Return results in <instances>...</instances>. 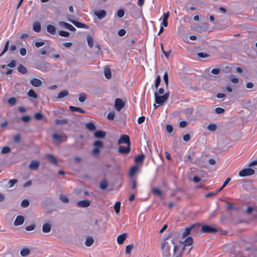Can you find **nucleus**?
I'll use <instances>...</instances> for the list:
<instances>
[{
    "instance_id": "nucleus-1",
    "label": "nucleus",
    "mask_w": 257,
    "mask_h": 257,
    "mask_svg": "<svg viewBox=\"0 0 257 257\" xmlns=\"http://www.w3.org/2000/svg\"><path fill=\"white\" fill-rule=\"evenodd\" d=\"M155 99L156 103L159 105H162L168 99L169 97V92H166L163 95H159L157 92H155Z\"/></svg>"
},
{
    "instance_id": "nucleus-2",
    "label": "nucleus",
    "mask_w": 257,
    "mask_h": 257,
    "mask_svg": "<svg viewBox=\"0 0 257 257\" xmlns=\"http://www.w3.org/2000/svg\"><path fill=\"white\" fill-rule=\"evenodd\" d=\"M255 171L254 170L251 168H246L241 170L239 172V176L240 177H245L247 176H250L254 174Z\"/></svg>"
},
{
    "instance_id": "nucleus-3",
    "label": "nucleus",
    "mask_w": 257,
    "mask_h": 257,
    "mask_svg": "<svg viewBox=\"0 0 257 257\" xmlns=\"http://www.w3.org/2000/svg\"><path fill=\"white\" fill-rule=\"evenodd\" d=\"M201 231L203 233L215 232L217 231V229L211 226L205 225L202 226Z\"/></svg>"
},
{
    "instance_id": "nucleus-4",
    "label": "nucleus",
    "mask_w": 257,
    "mask_h": 257,
    "mask_svg": "<svg viewBox=\"0 0 257 257\" xmlns=\"http://www.w3.org/2000/svg\"><path fill=\"white\" fill-rule=\"evenodd\" d=\"M118 144H126L127 146H130L131 143L130 141L129 137L126 135H123L120 136V138L118 141Z\"/></svg>"
},
{
    "instance_id": "nucleus-5",
    "label": "nucleus",
    "mask_w": 257,
    "mask_h": 257,
    "mask_svg": "<svg viewBox=\"0 0 257 257\" xmlns=\"http://www.w3.org/2000/svg\"><path fill=\"white\" fill-rule=\"evenodd\" d=\"M124 106L123 101L120 98L115 100L114 107L117 111H120Z\"/></svg>"
},
{
    "instance_id": "nucleus-6",
    "label": "nucleus",
    "mask_w": 257,
    "mask_h": 257,
    "mask_svg": "<svg viewBox=\"0 0 257 257\" xmlns=\"http://www.w3.org/2000/svg\"><path fill=\"white\" fill-rule=\"evenodd\" d=\"M90 203V201L89 200L85 199L77 202L76 205L79 207L86 208L89 206Z\"/></svg>"
},
{
    "instance_id": "nucleus-7",
    "label": "nucleus",
    "mask_w": 257,
    "mask_h": 257,
    "mask_svg": "<svg viewBox=\"0 0 257 257\" xmlns=\"http://www.w3.org/2000/svg\"><path fill=\"white\" fill-rule=\"evenodd\" d=\"M59 25L64 28H66L71 31L74 32L76 31V29L72 26L71 25L68 24L64 22H59Z\"/></svg>"
},
{
    "instance_id": "nucleus-8",
    "label": "nucleus",
    "mask_w": 257,
    "mask_h": 257,
    "mask_svg": "<svg viewBox=\"0 0 257 257\" xmlns=\"http://www.w3.org/2000/svg\"><path fill=\"white\" fill-rule=\"evenodd\" d=\"M52 138L55 142L58 143L61 142L62 141L66 139V137L65 136H63L57 134H54L53 135Z\"/></svg>"
},
{
    "instance_id": "nucleus-9",
    "label": "nucleus",
    "mask_w": 257,
    "mask_h": 257,
    "mask_svg": "<svg viewBox=\"0 0 257 257\" xmlns=\"http://www.w3.org/2000/svg\"><path fill=\"white\" fill-rule=\"evenodd\" d=\"M180 243L183 244L184 246L191 245L193 243V239L192 237L189 236L187 237L184 241H180Z\"/></svg>"
},
{
    "instance_id": "nucleus-10",
    "label": "nucleus",
    "mask_w": 257,
    "mask_h": 257,
    "mask_svg": "<svg viewBox=\"0 0 257 257\" xmlns=\"http://www.w3.org/2000/svg\"><path fill=\"white\" fill-rule=\"evenodd\" d=\"M127 237L126 233H123L117 237V242L118 244H122Z\"/></svg>"
},
{
    "instance_id": "nucleus-11",
    "label": "nucleus",
    "mask_w": 257,
    "mask_h": 257,
    "mask_svg": "<svg viewBox=\"0 0 257 257\" xmlns=\"http://www.w3.org/2000/svg\"><path fill=\"white\" fill-rule=\"evenodd\" d=\"M169 17V12H167L163 14V21L161 23V26L163 27H167L168 26V19Z\"/></svg>"
},
{
    "instance_id": "nucleus-12",
    "label": "nucleus",
    "mask_w": 257,
    "mask_h": 257,
    "mask_svg": "<svg viewBox=\"0 0 257 257\" xmlns=\"http://www.w3.org/2000/svg\"><path fill=\"white\" fill-rule=\"evenodd\" d=\"M40 166V162L37 160H33L29 165V168L31 170H37Z\"/></svg>"
},
{
    "instance_id": "nucleus-13",
    "label": "nucleus",
    "mask_w": 257,
    "mask_h": 257,
    "mask_svg": "<svg viewBox=\"0 0 257 257\" xmlns=\"http://www.w3.org/2000/svg\"><path fill=\"white\" fill-rule=\"evenodd\" d=\"M30 83L35 87H40L42 84V81L37 78H33L31 80Z\"/></svg>"
},
{
    "instance_id": "nucleus-14",
    "label": "nucleus",
    "mask_w": 257,
    "mask_h": 257,
    "mask_svg": "<svg viewBox=\"0 0 257 257\" xmlns=\"http://www.w3.org/2000/svg\"><path fill=\"white\" fill-rule=\"evenodd\" d=\"M94 14L100 20L104 18L106 15V12L104 10L96 11Z\"/></svg>"
},
{
    "instance_id": "nucleus-15",
    "label": "nucleus",
    "mask_w": 257,
    "mask_h": 257,
    "mask_svg": "<svg viewBox=\"0 0 257 257\" xmlns=\"http://www.w3.org/2000/svg\"><path fill=\"white\" fill-rule=\"evenodd\" d=\"M69 21H70L71 23H72L73 24H74L76 27L80 28H88V26L84 24H82L81 23L72 20H69Z\"/></svg>"
},
{
    "instance_id": "nucleus-16",
    "label": "nucleus",
    "mask_w": 257,
    "mask_h": 257,
    "mask_svg": "<svg viewBox=\"0 0 257 257\" xmlns=\"http://www.w3.org/2000/svg\"><path fill=\"white\" fill-rule=\"evenodd\" d=\"M24 217L23 216H18L15 220L14 225L16 226L20 225L24 223Z\"/></svg>"
},
{
    "instance_id": "nucleus-17",
    "label": "nucleus",
    "mask_w": 257,
    "mask_h": 257,
    "mask_svg": "<svg viewBox=\"0 0 257 257\" xmlns=\"http://www.w3.org/2000/svg\"><path fill=\"white\" fill-rule=\"evenodd\" d=\"M194 227H195V225L192 224L189 227L185 228L184 231L182 233V237L184 238V237H186L188 235H189L190 233L191 230L194 228Z\"/></svg>"
},
{
    "instance_id": "nucleus-18",
    "label": "nucleus",
    "mask_w": 257,
    "mask_h": 257,
    "mask_svg": "<svg viewBox=\"0 0 257 257\" xmlns=\"http://www.w3.org/2000/svg\"><path fill=\"white\" fill-rule=\"evenodd\" d=\"M130 151V146L127 147H119L118 149V152L121 154H127Z\"/></svg>"
},
{
    "instance_id": "nucleus-19",
    "label": "nucleus",
    "mask_w": 257,
    "mask_h": 257,
    "mask_svg": "<svg viewBox=\"0 0 257 257\" xmlns=\"http://www.w3.org/2000/svg\"><path fill=\"white\" fill-rule=\"evenodd\" d=\"M106 133L103 131H98L95 132L94 136L96 138H103L105 137Z\"/></svg>"
},
{
    "instance_id": "nucleus-20",
    "label": "nucleus",
    "mask_w": 257,
    "mask_h": 257,
    "mask_svg": "<svg viewBox=\"0 0 257 257\" xmlns=\"http://www.w3.org/2000/svg\"><path fill=\"white\" fill-rule=\"evenodd\" d=\"M69 108H70V110L73 112L76 111V112H78L81 113H85V111L83 109H82V108L78 107L70 106Z\"/></svg>"
},
{
    "instance_id": "nucleus-21",
    "label": "nucleus",
    "mask_w": 257,
    "mask_h": 257,
    "mask_svg": "<svg viewBox=\"0 0 257 257\" xmlns=\"http://www.w3.org/2000/svg\"><path fill=\"white\" fill-rule=\"evenodd\" d=\"M33 29L36 32H40L41 29V26L39 22H35L33 25Z\"/></svg>"
},
{
    "instance_id": "nucleus-22",
    "label": "nucleus",
    "mask_w": 257,
    "mask_h": 257,
    "mask_svg": "<svg viewBox=\"0 0 257 257\" xmlns=\"http://www.w3.org/2000/svg\"><path fill=\"white\" fill-rule=\"evenodd\" d=\"M51 225L49 223H45L42 226V231L45 233H48L51 231Z\"/></svg>"
},
{
    "instance_id": "nucleus-23",
    "label": "nucleus",
    "mask_w": 257,
    "mask_h": 257,
    "mask_svg": "<svg viewBox=\"0 0 257 257\" xmlns=\"http://www.w3.org/2000/svg\"><path fill=\"white\" fill-rule=\"evenodd\" d=\"M47 31L52 35H54L56 33L55 27L52 25H49L47 26Z\"/></svg>"
},
{
    "instance_id": "nucleus-24",
    "label": "nucleus",
    "mask_w": 257,
    "mask_h": 257,
    "mask_svg": "<svg viewBox=\"0 0 257 257\" xmlns=\"http://www.w3.org/2000/svg\"><path fill=\"white\" fill-rule=\"evenodd\" d=\"M94 242V239L91 236H88L86 237L85 244L87 246H90Z\"/></svg>"
},
{
    "instance_id": "nucleus-25",
    "label": "nucleus",
    "mask_w": 257,
    "mask_h": 257,
    "mask_svg": "<svg viewBox=\"0 0 257 257\" xmlns=\"http://www.w3.org/2000/svg\"><path fill=\"white\" fill-rule=\"evenodd\" d=\"M46 157L55 165H58L57 159L51 154H47Z\"/></svg>"
},
{
    "instance_id": "nucleus-26",
    "label": "nucleus",
    "mask_w": 257,
    "mask_h": 257,
    "mask_svg": "<svg viewBox=\"0 0 257 257\" xmlns=\"http://www.w3.org/2000/svg\"><path fill=\"white\" fill-rule=\"evenodd\" d=\"M139 167L137 165H135L131 167L130 171V176L131 177H133L136 172L138 170Z\"/></svg>"
},
{
    "instance_id": "nucleus-27",
    "label": "nucleus",
    "mask_w": 257,
    "mask_h": 257,
    "mask_svg": "<svg viewBox=\"0 0 257 257\" xmlns=\"http://www.w3.org/2000/svg\"><path fill=\"white\" fill-rule=\"evenodd\" d=\"M30 253V250L29 248H23L20 252V254L22 256H26Z\"/></svg>"
},
{
    "instance_id": "nucleus-28",
    "label": "nucleus",
    "mask_w": 257,
    "mask_h": 257,
    "mask_svg": "<svg viewBox=\"0 0 257 257\" xmlns=\"http://www.w3.org/2000/svg\"><path fill=\"white\" fill-rule=\"evenodd\" d=\"M104 74L105 77L108 79H110L111 77V73L110 70L108 68H105L104 69Z\"/></svg>"
},
{
    "instance_id": "nucleus-29",
    "label": "nucleus",
    "mask_w": 257,
    "mask_h": 257,
    "mask_svg": "<svg viewBox=\"0 0 257 257\" xmlns=\"http://www.w3.org/2000/svg\"><path fill=\"white\" fill-rule=\"evenodd\" d=\"M85 126L90 131H93L96 129L95 125L92 122L87 123Z\"/></svg>"
},
{
    "instance_id": "nucleus-30",
    "label": "nucleus",
    "mask_w": 257,
    "mask_h": 257,
    "mask_svg": "<svg viewBox=\"0 0 257 257\" xmlns=\"http://www.w3.org/2000/svg\"><path fill=\"white\" fill-rule=\"evenodd\" d=\"M28 95L29 97L34 98H37L38 97L37 94L36 93V92L34 91L33 89H30L28 92Z\"/></svg>"
},
{
    "instance_id": "nucleus-31",
    "label": "nucleus",
    "mask_w": 257,
    "mask_h": 257,
    "mask_svg": "<svg viewBox=\"0 0 257 257\" xmlns=\"http://www.w3.org/2000/svg\"><path fill=\"white\" fill-rule=\"evenodd\" d=\"M18 70L19 72L25 74L27 72V68L22 64H20L18 67Z\"/></svg>"
},
{
    "instance_id": "nucleus-32",
    "label": "nucleus",
    "mask_w": 257,
    "mask_h": 257,
    "mask_svg": "<svg viewBox=\"0 0 257 257\" xmlns=\"http://www.w3.org/2000/svg\"><path fill=\"white\" fill-rule=\"evenodd\" d=\"M144 155L143 154L137 156L135 159L136 163H142L144 159Z\"/></svg>"
},
{
    "instance_id": "nucleus-33",
    "label": "nucleus",
    "mask_w": 257,
    "mask_h": 257,
    "mask_svg": "<svg viewBox=\"0 0 257 257\" xmlns=\"http://www.w3.org/2000/svg\"><path fill=\"white\" fill-rule=\"evenodd\" d=\"M68 95V92L67 90H63L59 92L58 94V98H62Z\"/></svg>"
},
{
    "instance_id": "nucleus-34",
    "label": "nucleus",
    "mask_w": 257,
    "mask_h": 257,
    "mask_svg": "<svg viewBox=\"0 0 257 257\" xmlns=\"http://www.w3.org/2000/svg\"><path fill=\"white\" fill-rule=\"evenodd\" d=\"M55 123L57 125L65 124L67 123V120L66 119H57L55 120Z\"/></svg>"
},
{
    "instance_id": "nucleus-35",
    "label": "nucleus",
    "mask_w": 257,
    "mask_h": 257,
    "mask_svg": "<svg viewBox=\"0 0 257 257\" xmlns=\"http://www.w3.org/2000/svg\"><path fill=\"white\" fill-rule=\"evenodd\" d=\"M87 41L88 46L90 48H92L93 46V40L92 38L90 36H88L87 37Z\"/></svg>"
},
{
    "instance_id": "nucleus-36",
    "label": "nucleus",
    "mask_w": 257,
    "mask_h": 257,
    "mask_svg": "<svg viewBox=\"0 0 257 257\" xmlns=\"http://www.w3.org/2000/svg\"><path fill=\"white\" fill-rule=\"evenodd\" d=\"M229 80L232 83L234 84H236L239 82L238 78L235 75H231Z\"/></svg>"
},
{
    "instance_id": "nucleus-37",
    "label": "nucleus",
    "mask_w": 257,
    "mask_h": 257,
    "mask_svg": "<svg viewBox=\"0 0 257 257\" xmlns=\"http://www.w3.org/2000/svg\"><path fill=\"white\" fill-rule=\"evenodd\" d=\"M152 192L155 195H157L159 196H162L163 193L162 191L158 188H154L152 190Z\"/></svg>"
},
{
    "instance_id": "nucleus-38",
    "label": "nucleus",
    "mask_w": 257,
    "mask_h": 257,
    "mask_svg": "<svg viewBox=\"0 0 257 257\" xmlns=\"http://www.w3.org/2000/svg\"><path fill=\"white\" fill-rule=\"evenodd\" d=\"M108 184L105 180H103L100 183V187L102 189H105L107 187Z\"/></svg>"
},
{
    "instance_id": "nucleus-39",
    "label": "nucleus",
    "mask_w": 257,
    "mask_h": 257,
    "mask_svg": "<svg viewBox=\"0 0 257 257\" xmlns=\"http://www.w3.org/2000/svg\"><path fill=\"white\" fill-rule=\"evenodd\" d=\"M120 203L116 202L114 205V209L116 213H118L120 211Z\"/></svg>"
},
{
    "instance_id": "nucleus-40",
    "label": "nucleus",
    "mask_w": 257,
    "mask_h": 257,
    "mask_svg": "<svg viewBox=\"0 0 257 257\" xmlns=\"http://www.w3.org/2000/svg\"><path fill=\"white\" fill-rule=\"evenodd\" d=\"M134 246L132 244L126 246L125 252L126 254H130Z\"/></svg>"
},
{
    "instance_id": "nucleus-41",
    "label": "nucleus",
    "mask_w": 257,
    "mask_h": 257,
    "mask_svg": "<svg viewBox=\"0 0 257 257\" xmlns=\"http://www.w3.org/2000/svg\"><path fill=\"white\" fill-rule=\"evenodd\" d=\"M170 248H167L166 249H165L162 251L163 257H170Z\"/></svg>"
},
{
    "instance_id": "nucleus-42",
    "label": "nucleus",
    "mask_w": 257,
    "mask_h": 257,
    "mask_svg": "<svg viewBox=\"0 0 257 257\" xmlns=\"http://www.w3.org/2000/svg\"><path fill=\"white\" fill-rule=\"evenodd\" d=\"M208 130L210 131H215L217 129V126L216 124L214 123H211L209 124L207 126Z\"/></svg>"
},
{
    "instance_id": "nucleus-43",
    "label": "nucleus",
    "mask_w": 257,
    "mask_h": 257,
    "mask_svg": "<svg viewBox=\"0 0 257 257\" xmlns=\"http://www.w3.org/2000/svg\"><path fill=\"white\" fill-rule=\"evenodd\" d=\"M9 104L11 105H14L16 104L17 100L15 97H11L8 100Z\"/></svg>"
},
{
    "instance_id": "nucleus-44",
    "label": "nucleus",
    "mask_w": 257,
    "mask_h": 257,
    "mask_svg": "<svg viewBox=\"0 0 257 257\" xmlns=\"http://www.w3.org/2000/svg\"><path fill=\"white\" fill-rule=\"evenodd\" d=\"M168 242L166 241H163L161 243V249L162 250H164L165 249H166L167 248H170L168 245Z\"/></svg>"
},
{
    "instance_id": "nucleus-45",
    "label": "nucleus",
    "mask_w": 257,
    "mask_h": 257,
    "mask_svg": "<svg viewBox=\"0 0 257 257\" xmlns=\"http://www.w3.org/2000/svg\"><path fill=\"white\" fill-rule=\"evenodd\" d=\"M21 205L24 208L27 207L29 205V201L27 199L24 200L22 201Z\"/></svg>"
},
{
    "instance_id": "nucleus-46",
    "label": "nucleus",
    "mask_w": 257,
    "mask_h": 257,
    "mask_svg": "<svg viewBox=\"0 0 257 257\" xmlns=\"http://www.w3.org/2000/svg\"><path fill=\"white\" fill-rule=\"evenodd\" d=\"M86 96L85 94H84L83 93L80 94L79 97V100L81 102H83L86 100Z\"/></svg>"
},
{
    "instance_id": "nucleus-47",
    "label": "nucleus",
    "mask_w": 257,
    "mask_h": 257,
    "mask_svg": "<svg viewBox=\"0 0 257 257\" xmlns=\"http://www.w3.org/2000/svg\"><path fill=\"white\" fill-rule=\"evenodd\" d=\"M60 199L61 201L64 203H68L69 202V199L68 197L63 195H61L60 196Z\"/></svg>"
},
{
    "instance_id": "nucleus-48",
    "label": "nucleus",
    "mask_w": 257,
    "mask_h": 257,
    "mask_svg": "<svg viewBox=\"0 0 257 257\" xmlns=\"http://www.w3.org/2000/svg\"><path fill=\"white\" fill-rule=\"evenodd\" d=\"M59 34L60 36L64 37H68L69 36V33L68 32L64 31H60L59 32Z\"/></svg>"
},
{
    "instance_id": "nucleus-49",
    "label": "nucleus",
    "mask_w": 257,
    "mask_h": 257,
    "mask_svg": "<svg viewBox=\"0 0 257 257\" xmlns=\"http://www.w3.org/2000/svg\"><path fill=\"white\" fill-rule=\"evenodd\" d=\"M161 82V77L159 75H158L156 79L155 83V88H158L159 85L160 84Z\"/></svg>"
},
{
    "instance_id": "nucleus-50",
    "label": "nucleus",
    "mask_w": 257,
    "mask_h": 257,
    "mask_svg": "<svg viewBox=\"0 0 257 257\" xmlns=\"http://www.w3.org/2000/svg\"><path fill=\"white\" fill-rule=\"evenodd\" d=\"M34 116L36 119L41 120L43 118L44 115L43 114L41 113L37 112L35 114Z\"/></svg>"
},
{
    "instance_id": "nucleus-51",
    "label": "nucleus",
    "mask_w": 257,
    "mask_h": 257,
    "mask_svg": "<svg viewBox=\"0 0 257 257\" xmlns=\"http://www.w3.org/2000/svg\"><path fill=\"white\" fill-rule=\"evenodd\" d=\"M115 116V113L114 111L109 112L107 114V118L109 120H113Z\"/></svg>"
},
{
    "instance_id": "nucleus-52",
    "label": "nucleus",
    "mask_w": 257,
    "mask_h": 257,
    "mask_svg": "<svg viewBox=\"0 0 257 257\" xmlns=\"http://www.w3.org/2000/svg\"><path fill=\"white\" fill-rule=\"evenodd\" d=\"M10 151H11V149L9 147H5L2 149V150L1 151V153L3 154H5L9 153L10 152Z\"/></svg>"
},
{
    "instance_id": "nucleus-53",
    "label": "nucleus",
    "mask_w": 257,
    "mask_h": 257,
    "mask_svg": "<svg viewBox=\"0 0 257 257\" xmlns=\"http://www.w3.org/2000/svg\"><path fill=\"white\" fill-rule=\"evenodd\" d=\"M164 80L165 81L166 86L167 87L168 85V75L167 72H165L163 76Z\"/></svg>"
},
{
    "instance_id": "nucleus-54",
    "label": "nucleus",
    "mask_w": 257,
    "mask_h": 257,
    "mask_svg": "<svg viewBox=\"0 0 257 257\" xmlns=\"http://www.w3.org/2000/svg\"><path fill=\"white\" fill-rule=\"evenodd\" d=\"M124 12L122 9L119 10L117 12V16L119 18H122L124 16Z\"/></svg>"
},
{
    "instance_id": "nucleus-55",
    "label": "nucleus",
    "mask_w": 257,
    "mask_h": 257,
    "mask_svg": "<svg viewBox=\"0 0 257 257\" xmlns=\"http://www.w3.org/2000/svg\"><path fill=\"white\" fill-rule=\"evenodd\" d=\"M94 145L96 147H102L103 143L100 141H96L94 143Z\"/></svg>"
},
{
    "instance_id": "nucleus-56",
    "label": "nucleus",
    "mask_w": 257,
    "mask_h": 257,
    "mask_svg": "<svg viewBox=\"0 0 257 257\" xmlns=\"http://www.w3.org/2000/svg\"><path fill=\"white\" fill-rule=\"evenodd\" d=\"M173 128L171 125L168 124L166 126V131L169 133H171L173 132Z\"/></svg>"
},
{
    "instance_id": "nucleus-57",
    "label": "nucleus",
    "mask_w": 257,
    "mask_h": 257,
    "mask_svg": "<svg viewBox=\"0 0 257 257\" xmlns=\"http://www.w3.org/2000/svg\"><path fill=\"white\" fill-rule=\"evenodd\" d=\"M224 111V110L222 108L217 107V108H215V112L217 114L222 113Z\"/></svg>"
},
{
    "instance_id": "nucleus-58",
    "label": "nucleus",
    "mask_w": 257,
    "mask_h": 257,
    "mask_svg": "<svg viewBox=\"0 0 257 257\" xmlns=\"http://www.w3.org/2000/svg\"><path fill=\"white\" fill-rule=\"evenodd\" d=\"M17 182V180L16 179H13V180H10L9 182V186L10 187H12L13 186H14V185Z\"/></svg>"
},
{
    "instance_id": "nucleus-59",
    "label": "nucleus",
    "mask_w": 257,
    "mask_h": 257,
    "mask_svg": "<svg viewBox=\"0 0 257 257\" xmlns=\"http://www.w3.org/2000/svg\"><path fill=\"white\" fill-rule=\"evenodd\" d=\"M35 226L34 224H31L30 225L27 226L26 227V229L27 231H32L35 229Z\"/></svg>"
},
{
    "instance_id": "nucleus-60",
    "label": "nucleus",
    "mask_w": 257,
    "mask_h": 257,
    "mask_svg": "<svg viewBox=\"0 0 257 257\" xmlns=\"http://www.w3.org/2000/svg\"><path fill=\"white\" fill-rule=\"evenodd\" d=\"M126 33L125 30L124 29H120L118 32V35L120 36H123Z\"/></svg>"
},
{
    "instance_id": "nucleus-61",
    "label": "nucleus",
    "mask_w": 257,
    "mask_h": 257,
    "mask_svg": "<svg viewBox=\"0 0 257 257\" xmlns=\"http://www.w3.org/2000/svg\"><path fill=\"white\" fill-rule=\"evenodd\" d=\"M44 44H45V43L44 41L36 42L35 43V46L37 48L43 46Z\"/></svg>"
},
{
    "instance_id": "nucleus-62",
    "label": "nucleus",
    "mask_w": 257,
    "mask_h": 257,
    "mask_svg": "<svg viewBox=\"0 0 257 257\" xmlns=\"http://www.w3.org/2000/svg\"><path fill=\"white\" fill-rule=\"evenodd\" d=\"M20 53L22 56H25L27 53L26 49L24 48H22L20 50Z\"/></svg>"
},
{
    "instance_id": "nucleus-63",
    "label": "nucleus",
    "mask_w": 257,
    "mask_h": 257,
    "mask_svg": "<svg viewBox=\"0 0 257 257\" xmlns=\"http://www.w3.org/2000/svg\"><path fill=\"white\" fill-rule=\"evenodd\" d=\"M16 66V61L12 60L10 63L7 65V66H9L11 68H13Z\"/></svg>"
},
{
    "instance_id": "nucleus-64",
    "label": "nucleus",
    "mask_w": 257,
    "mask_h": 257,
    "mask_svg": "<svg viewBox=\"0 0 257 257\" xmlns=\"http://www.w3.org/2000/svg\"><path fill=\"white\" fill-rule=\"evenodd\" d=\"M145 119V117L144 116L140 117L138 119V122L139 124H141L144 122Z\"/></svg>"
}]
</instances>
